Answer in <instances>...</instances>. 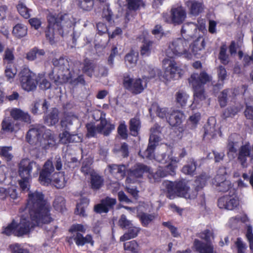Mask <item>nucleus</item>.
<instances>
[{
	"label": "nucleus",
	"instance_id": "nucleus-37",
	"mask_svg": "<svg viewBox=\"0 0 253 253\" xmlns=\"http://www.w3.org/2000/svg\"><path fill=\"white\" fill-rule=\"evenodd\" d=\"M148 172V178L152 183L158 182L161 178L167 175V172L161 167H159L155 172Z\"/></svg>",
	"mask_w": 253,
	"mask_h": 253
},
{
	"label": "nucleus",
	"instance_id": "nucleus-10",
	"mask_svg": "<svg viewBox=\"0 0 253 253\" xmlns=\"http://www.w3.org/2000/svg\"><path fill=\"white\" fill-rule=\"evenodd\" d=\"M149 168L143 164H136L127 171L126 180L134 182L135 178H141L145 172H149Z\"/></svg>",
	"mask_w": 253,
	"mask_h": 253
},
{
	"label": "nucleus",
	"instance_id": "nucleus-31",
	"mask_svg": "<svg viewBox=\"0 0 253 253\" xmlns=\"http://www.w3.org/2000/svg\"><path fill=\"white\" fill-rule=\"evenodd\" d=\"M109 171L114 175H119L121 178H124L126 174V167L124 165L112 164L108 166Z\"/></svg>",
	"mask_w": 253,
	"mask_h": 253
},
{
	"label": "nucleus",
	"instance_id": "nucleus-28",
	"mask_svg": "<svg viewBox=\"0 0 253 253\" xmlns=\"http://www.w3.org/2000/svg\"><path fill=\"white\" fill-rule=\"evenodd\" d=\"M126 229V232L120 237L121 242H124L136 237L141 230L140 228L133 226V224Z\"/></svg>",
	"mask_w": 253,
	"mask_h": 253
},
{
	"label": "nucleus",
	"instance_id": "nucleus-35",
	"mask_svg": "<svg viewBox=\"0 0 253 253\" xmlns=\"http://www.w3.org/2000/svg\"><path fill=\"white\" fill-rule=\"evenodd\" d=\"M2 129L8 131L12 132L19 128L18 123H14V121L9 118L4 119L1 123Z\"/></svg>",
	"mask_w": 253,
	"mask_h": 253
},
{
	"label": "nucleus",
	"instance_id": "nucleus-49",
	"mask_svg": "<svg viewBox=\"0 0 253 253\" xmlns=\"http://www.w3.org/2000/svg\"><path fill=\"white\" fill-rule=\"evenodd\" d=\"M12 149L11 146L0 147V155L6 161H10L13 158V155L10 152Z\"/></svg>",
	"mask_w": 253,
	"mask_h": 253
},
{
	"label": "nucleus",
	"instance_id": "nucleus-44",
	"mask_svg": "<svg viewBox=\"0 0 253 253\" xmlns=\"http://www.w3.org/2000/svg\"><path fill=\"white\" fill-rule=\"evenodd\" d=\"M140 127V122L138 119L134 118L129 121V130L133 136H136Z\"/></svg>",
	"mask_w": 253,
	"mask_h": 253
},
{
	"label": "nucleus",
	"instance_id": "nucleus-36",
	"mask_svg": "<svg viewBox=\"0 0 253 253\" xmlns=\"http://www.w3.org/2000/svg\"><path fill=\"white\" fill-rule=\"evenodd\" d=\"M216 134V130L215 128L214 122L213 123H211L208 121L204 126V138L207 137V139H210L212 138Z\"/></svg>",
	"mask_w": 253,
	"mask_h": 253
},
{
	"label": "nucleus",
	"instance_id": "nucleus-61",
	"mask_svg": "<svg viewBox=\"0 0 253 253\" xmlns=\"http://www.w3.org/2000/svg\"><path fill=\"white\" fill-rule=\"evenodd\" d=\"M200 119V114L199 113H195L191 116L188 123V126H189L191 129L195 128Z\"/></svg>",
	"mask_w": 253,
	"mask_h": 253
},
{
	"label": "nucleus",
	"instance_id": "nucleus-26",
	"mask_svg": "<svg viewBox=\"0 0 253 253\" xmlns=\"http://www.w3.org/2000/svg\"><path fill=\"white\" fill-rule=\"evenodd\" d=\"M244 106L240 103H236L234 105L229 106L223 112L222 117L224 119L227 118H233L238 112L243 109Z\"/></svg>",
	"mask_w": 253,
	"mask_h": 253
},
{
	"label": "nucleus",
	"instance_id": "nucleus-53",
	"mask_svg": "<svg viewBox=\"0 0 253 253\" xmlns=\"http://www.w3.org/2000/svg\"><path fill=\"white\" fill-rule=\"evenodd\" d=\"M127 2V8L130 10H137L139 8L143 5L141 0H126Z\"/></svg>",
	"mask_w": 253,
	"mask_h": 253
},
{
	"label": "nucleus",
	"instance_id": "nucleus-18",
	"mask_svg": "<svg viewBox=\"0 0 253 253\" xmlns=\"http://www.w3.org/2000/svg\"><path fill=\"white\" fill-rule=\"evenodd\" d=\"M204 32H202L201 35H199L194 41L192 44L189 45V51L191 54L196 55L199 52L204 49L205 46V42L204 36Z\"/></svg>",
	"mask_w": 253,
	"mask_h": 253
},
{
	"label": "nucleus",
	"instance_id": "nucleus-8",
	"mask_svg": "<svg viewBox=\"0 0 253 253\" xmlns=\"http://www.w3.org/2000/svg\"><path fill=\"white\" fill-rule=\"evenodd\" d=\"M202 24H203V26L201 25L199 27L197 24L193 22L185 23L181 30L182 36L187 40L196 38L199 35L202 34H200L201 31H206L205 28V22L203 20H202Z\"/></svg>",
	"mask_w": 253,
	"mask_h": 253
},
{
	"label": "nucleus",
	"instance_id": "nucleus-59",
	"mask_svg": "<svg viewBox=\"0 0 253 253\" xmlns=\"http://www.w3.org/2000/svg\"><path fill=\"white\" fill-rule=\"evenodd\" d=\"M140 219L141 221L142 224L146 226L155 218V216L152 214H148L143 213L139 215Z\"/></svg>",
	"mask_w": 253,
	"mask_h": 253
},
{
	"label": "nucleus",
	"instance_id": "nucleus-50",
	"mask_svg": "<svg viewBox=\"0 0 253 253\" xmlns=\"http://www.w3.org/2000/svg\"><path fill=\"white\" fill-rule=\"evenodd\" d=\"M53 183L57 188L60 189L64 187L66 181L63 173H59L53 179Z\"/></svg>",
	"mask_w": 253,
	"mask_h": 253
},
{
	"label": "nucleus",
	"instance_id": "nucleus-34",
	"mask_svg": "<svg viewBox=\"0 0 253 253\" xmlns=\"http://www.w3.org/2000/svg\"><path fill=\"white\" fill-rule=\"evenodd\" d=\"M233 91L231 89H226L223 90L218 96V101L220 106L221 107H225L227 103L228 100L233 96Z\"/></svg>",
	"mask_w": 253,
	"mask_h": 253
},
{
	"label": "nucleus",
	"instance_id": "nucleus-51",
	"mask_svg": "<svg viewBox=\"0 0 253 253\" xmlns=\"http://www.w3.org/2000/svg\"><path fill=\"white\" fill-rule=\"evenodd\" d=\"M17 10L20 14L26 19L30 17V10L23 2H20L17 6Z\"/></svg>",
	"mask_w": 253,
	"mask_h": 253
},
{
	"label": "nucleus",
	"instance_id": "nucleus-27",
	"mask_svg": "<svg viewBox=\"0 0 253 253\" xmlns=\"http://www.w3.org/2000/svg\"><path fill=\"white\" fill-rule=\"evenodd\" d=\"M62 133L59 134L60 141L63 144H67L71 142H79L81 138L77 134H71L68 130L65 129Z\"/></svg>",
	"mask_w": 253,
	"mask_h": 253
},
{
	"label": "nucleus",
	"instance_id": "nucleus-24",
	"mask_svg": "<svg viewBox=\"0 0 253 253\" xmlns=\"http://www.w3.org/2000/svg\"><path fill=\"white\" fill-rule=\"evenodd\" d=\"M100 123L97 125L100 133H102L105 136L108 135L112 130L115 129V126L108 122L104 118L102 114L99 118Z\"/></svg>",
	"mask_w": 253,
	"mask_h": 253
},
{
	"label": "nucleus",
	"instance_id": "nucleus-22",
	"mask_svg": "<svg viewBox=\"0 0 253 253\" xmlns=\"http://www.w3.org/2000/svg\"><path fill=\"white\" fill-rule=\"evenodd\" d=\"M56 144L55 136L50 130H46L40 140V144L42 148L47 149L54 146Z\"/></svg>",
	"mask_w": 253,
	"mask_h": 253
},
{
	"label": "nucleus",
	"instance_id": "nucleus-3",
	"mask_svg": "<svg viewBox=\"0 0 253 253\" xmlns=\"http://www.w3.org/2000/svg\"><path fill=\"white\" fill-rule=\"evenodd\" d=\"M183 55L185 58H192L189 51V42L184 38H179L174 40L169 43L166 50L167 57L164 59L165 63L175 62L174 58L178 56Z\"/></svg>",
	"mask_w": 253,
	"mask_h": 253
},
{
	"label": "nucleus",
	"instance_id": "nucleus-7",
	"mask_svg": "<svg viewBox=\"0 0 253 253\" xmlns=\"http://www.w3.org/2000/svg\"><path fill=\"white\" fill-rule=\"evenodd\" d=\"M21 86L23 89L27 91H33L36 89L37 81L36 75L28 69L24 68L20 73Z\"/></svg>",
	"mask_w": 253,
	"mask_h": 253
},
{
	"label": "nucleus",
	"instance_id": "nucleus-16",
	"mask_svg": "<svg viewBox=\"0 0 253 253\" xmlns=\"http://www.w3.org/2000/svg\"><path fill=\"white\" fill-rule=\"evenodd\" d=\"M177 64H169L168 66L166 67L163 78L167 81L170 80L174 78L180 77L182 74V70L178 66Z\"/></svg>",
	"mask_w": 253,
	"mask_h": 253
},
{
	"label": "nucleus",
	"instance_id": "nucleus-39",
	"mask_svg": "<svg viewBox=\"0 0 253 253\" xmlns=\"http://www.w3.org/2000/svg\"><path fill=\"white\" fill-rule=\"evenodd\" d=\"M58 120V111L56 108H53L45 118V122L48 126L55 125Z\"/></svg>",
	"mask_w": 253,
	"mask_h": 253
},
{
	"label": "nucleus",
	"instance_id": "nucleus-64",
	"mask_svg": "<svg viewBox=\"0 0 253 253\" xmlns=\"http://www.w3.org/2000/svg\"><path fill=\"white\" fill-rule=\"evenodd\" d=\"M9 248L12 253H29L27 250L23 248L18 243L10 245Z\"/></svg>",
	"mask_w": 253,
	"mask_h": 253
},
{
	"label": "nucleus",
	"instance_id": "nucleus-14",
	"mask_svg": "<svg viewBox=\"0 0 253 253\" xmlns=\"http://www.w3.org/2000/svg\"><path fill=\"white\" fill-rule=\"evenodd\" d=\"M148 79L143 78L142 79L136 78L134 79L133 87L130 86V82H127L126 84L129 88V91L134 94H139L142 92L147 87Z\"/></svg>",
	"mask_w": 253,
	"mask_h": 253
},
{
	"label": "nucleus",
	"instance_id": "nucleus-42",
	"mask_svg": "<svg viewBox=\"0 0 253 253\" xmlns=\"http://www.w3.org/2000/svg\"><path fill=\"white\" fill-rule=\"evenodd\" d=\"M71 78V74L68 69L64 74L58 75L54 80V83L57 85H61L70 82Z\"/></svg>",
	"mask_w": 253,
	"mask_h": 253
},
{
	"label": "nucleus",
	"instance_id": "nucleus-47",
	"mask_svg": "<svg viewBox=\"0 0 253 253\" xmlns=\"http://www.w3.org/2000/svg\"><path fill=\"white\" fill-rule=\"evenodd\" d=\"M53 206L56 211L63 212L66 209L64 198L60 196H56L53 201Z\"/></svg>",
	"mask_w": 253,
	"mask_h": 253
},
{
	"label": "nucleus",
	"instance_id": "nucleus-38",
	"mask_svg": "<svg viewBox=\"0 0 253 253\" xmlns=\"http://www.w3.org/2000/svg\"><path fill=\"white\" fill-rule=\"evenodd\" d=\"M219 176H217L215 177V180L217 182L216 185L217 190L220 192H225L228 191L231 187V182L228 180H224L220 182Z\"/></svg>",
	"mask_w": 253,
	"mask_h": 253
},
{
	"label": "nucleus",
	"instance_id": "nucleus-23",
	"mask_svg": "<svg viewBox=\"0 0 253 253\" xmlns=\"http://www.w3.org/2000/svg\"><path fill=\"white\" fill-rule=\"evenodd\" d=\"M193 245L199 253H213V246L211 242L204 243L198 239H195Z\"/></svg>",
	"mask_w": 253,
	"mask_h": 253
},
{
	"label": "nucleus",
	"instance_id": "nucleus-5",
	"mask_svg": "<svg viewBox=\"0 0 253 253\" xmlns=\"http://www.w3.org/2000/svg\"><path fill=\"white\" fill-rule=\"evenodd\" d=\"M69 231L72 233V236L69 240V242H70V240L73 239L78 246H83L85 243H91L93 245V241L91 235H87L84 237L80 233V232L84 233L85 231V229L83 225H73L69 229Z\"/></svg>",
	"mask_w": 253,
	"mask_h": 253
},
{
	"label": "nucleus",
	"instance_id": "nucleus-25",
	"mask_svg": "<svg viewBox=\"0 0 253 253\" xmlns=\"http://www.w3.org/2000/svg\"><path fill=\"white\" fill-rule=\"evenodd\" d=\"M183 116L181 112L171 110L167 121L172 126H178L181 124Z\"/></svg>",
	"mask_w": 253,
	"mask_h": 253
},
{
	"label": "nucleus",
	"instance_id": "nucleus-40",
	"mask_svg": "<svg viewBox=\"0 0 253 253\" xmlns=\"http://www.w3.org/2000/svg\"><path fill=\"white\" fill-rule=\"evenodd\" d=\"M12 33L16 38H22L27 35V28L24 24H17L13 27Z\"/></svg>",
	"mask_w": 253,
	"mask_h": 253
},
{
	"label": "nucleus",
	"instance_id": "nucleus-45",
	"mask_svg": "<svg viewBox=\"0 0 253 253\" xmlns=\"http://www.w3.org/2000/svg\"><path fill=\"white\" fill-rule=\"evenodd\" d=\"M188 98L189 95L182 90L178 91L175 94L176 103L181 107L186 105Z\"/></svg>",
	"mask_w": 253,
	"mask_h": 253
},
{
	"label": "nucleus",
	"instance_id": "nucleus-12",
	"mask_svg": "<svg viewBox=\"0 0 253 253\" xmlns=\"http://www.w3.org/2000/svg\"><path fill=\"white\" fill-rule=\"evenodd\" d=\"M116 202V199L107 197L102 199L100 204L95 205L94 210L96 212L99 213H107L109 210L113 209Z\"/></svg>",
	"mask_w": 253,
	"mask_h": 253
},
{
	"label": "nucleus",
	"instance_id": "nucleus-48",
	"mask_svg": "<svg viewBox=\"0 0 253 253\" xmlns=\"http://www.w3.org/2000/svg\"><path fill=\"white\" fill-rule=\"evenodd\" d=\"M125 250L130 251L133 253H137L139 251V246L135 240H132L124 244Z\"/></svg>",
	"mask_w": 253,
	"mask_h": 253
},
{
	"label": "nucleus",
	"instance_id": "nucleus-57",
	"mask_svg": "<svg viewBox=\"0 0 253 253\" xmlns=\"http://www.w3.org/2000/svg\"><path fill=\"white\" fill-rule=\"evenodd\" d=\"M118 224L122 229H126L132 224L131 221L128 220L125 214L121 215L118 220Z\"/></svg>",
	"mask_w": 253,
	"mask_h": 253
},
{
	"label": "nucleus",
	"instance_id": "nucleus-43",
	"mask_svg": "<svg viewBox=\"0 0 253 253\" xmlns=\"http://www.w3.org/2000/svg\"><path fill=\"white\" fill-rule=\"evenodd\" d=\"M78 119L74 117H67L61 121V126L64 129L70 130L73 129V126L78 122Z\"/></svg>",
	"mask_w": 253,
	"mask_h": 253
},
{
	"label": "nucleus",
	"instance_id": "nucleus-6",
	"mask_svg": "<svg viewBox=\"0 0 253 253\" xmlns=\"http://www.w3.org/2000/svg\"><path fill=\"white\" fill-rule=\"evenodd\" d=\"M40 169V166L34 161L24 159L19 164L18 173L21 178H30L33 171L37 173Z\"/></svg>",
	"mask_w": 253,
	"mask_h": 253
},
{
	"label": "nucleus",
	"instance_id": "nucleus-13",
	"mask_svg": "<svg viewBox=\"0 0 253 253\" xmlns=\"http://www.w3.org/2000/svg\"><path fill=\"white\" fill-rule=\"evenodd\" d=\"M239 202L235 197L226 195L218 200V206L220 209L232 210L238 205Z\"/></svg>",
	"mask_w": 253,
	"mask_h": 253
},
{
	"label": "nucleus",
	"instance_id": "nucleus-63",
	"mask_svg": "<svg viewBox=\"0 0 253 253\" xmlns=\"http://www.w3.org/2000/svg\"><path fill=\"white\" fill-rule=\"evenodd\" d=\"M246 238L249 242L250 248L251 250L252 253H253V228L250 225L247 227V231L246 233Z\"/></svg>",
	"mask_w": 253,
	"mask_h": 253
},
{
	"label": "nucleus",
	"instance_id": "nucleus-20",
	"mask_svg": "<svg viewBox=\"0 0 253 253\" xmlns=\"http://www.w3.org/2000/svg\"><path fill=\"white\" fill-rule=\"evenodd\" d=\"M185 5L189 11V13L194 16L202 12L204 8L202 2L195 0H188L185 2Z\"/></svg>",
	"mask_w": 253,
	"mask_h": 253
},
{
	"label": "nucleus",
	"instance_id": "nucleus-55",
	"mask_svg": "<svg viewBox=\"0 0 253 253\" xmlns=\"http://www.w3.org/2000/svg\"><path fill=\"white\" fill-rule=\"evenodd\" d=\"M196 169V162L193 161L190 163L184 166L182 169V171L185 174L191 175L194 174Z\"/></svg>",
	"mask_w": 253,
	"mask_h": 253
},
{
	"label": "nucleus",
	"instance_id": "nucleus-30",
	"mask_svg": "<svg viewBox=\"0 0 253 253\" xmlns=\"http://www.w3.org/2000/svg\"><path fill=\"white\" fill-rule=\"evenodd\" d=\"M194 90V100H203L206 98L204 87L198 85L196 81L193 82V84H189Z\"/></svg>",
	"mask_w": 253,
	"mask_h": 253
},
{
	"label": "nucleus",
	"instance_id": "nucleus-4",
	"mask_svg": "<svg viewBox=\"0 0 253 253\" xmlns=\"http://www.w3.org/2000/svg\"><path fill=\"white\" fill-rule=\"evenodd\" d=\"M164 186L166 187L169 198L174 195L178 196L184 197L186 199H193L197 193V188L193 194L189 193V187L187 186L185 180H181L174 182L165 181L163 182Z\"/></svg>",
	"mask_w": 253,
	"mask_h": 253
},
{
	"label": "nucleus",
	"instance_id": "nucleus-52",
	"mask_svg": "<svg viewBox=\"0 0 253 253\" xmlns=\"http://www.w3.org/2000/svg\"><path fill=\"white\" fill-rule=\"evenodd\" d=\"M238 135L234 134L233 135H231L229 138V142L228 144L227 145L228 150L229 151V154L230 153H236L237 151V149L238 147L237 146V142H234V139L236 137H238Z\"/></svg>",
	"mask_w": 253,
	"mask_h": 253
},
{
	"label": "nucleus",
	"instance_id": "nucleus-21",
	"mask_svg": "<svg viewBox=\"0 0 253 253\" xmlns=\"http://www.w3.org/2000/svg\"><path fill=\"white\" fill-rule=\"evenodd\" d=\"M251 155V147L249 144L242 146L239 149L238 159L243 168L248 166L247 158Z\"/></svg>",
	"mask_w": 253,
	"mask_h": 253
},
{
	"label": "nucleus",
	"instance_id": "nucleus-46",
	"mask_svg": "<svg viewBox=\"0 0 253 253\" xmlns=\"http://www.w3.org/2000/svg\"><path fill=\"white\" fill-rule=\"evenodd\" d=\"M153 42L144 39L141 47V54L143 55H149L153 49Z\"/></svg>",
	"mask_w": 253,
	"mask_h": 253
},
{
	"label": "nucleus",
	"instance_id": "nucleus-60",
	"mask_svg": "<svg viewBox=\"0 0 253 253\" xmlns=\"http://www.w3.org/2000/svg\"><path fill=\"white\" fill-rule=\"evenodd\" d=\"M198 236L201 239L205 240L206 243L211 242V239L214 238L213 232L209 229H206L200 233Z\"/></svg>",
	"mask_w": 253,
	"mask_h": 253
},
{
	"label": "nucleus",
	"instance_id": "nucleus-54",
	"mask_svg": "<svg viewBox=\"0 0 253 253\" xmlns=\"http://www.w3.org/2000/svg\"><path fill=\"white\" fill-rule=\"evenodd\" d=\"M227 47L223 44L221 46L219 54V59L221 62L228 63L230 61V56L226 53Z\"/></svg>",
	"mask_w": 253,
	"mask_h": 253
},
{
	"label": "nucleus",
	"instance_id": "nucleus-33",
	"mask_svg": "<svg viewBox=\"0 0 253 253\" xmlns=\"http://www.w3.org/2000/svg\"><path fill=\"white\" fill-rule=\"evenodd\" d=\"M104 183L103 178L96 173H92L90 175L91 187L93 190H98Z\"/></svg>",
	"mask_w": 253,
	"mask_h": 253
},
{
	"label": "nucleus",
	"instance_id": "nucleus-1",
	"mask_svg": "<svg viewBox=\"0 0 253 253\" xmlns=\"http://www.w3.org/2000/svg\"><path fill=\"white\" fill-rule=\"evenodd\" d=\"M21 213L20 221L16 222L14 235L22 237L29 234L37 226L48 224L53 220L50 213V206L44 199L43 194L39 191L29 194L25 206L19 209Z\"/></svg>",
	"mask_w": 253,
	"mask_h": 253
},
{
	"label": "nucleus",
	"instance_id": "nucleus-9",
	"mask_svg": "<svg viewBox=\"0 0 253 253\" xmlns=\"http://www.w3.org/2000/svg\"><path fill=\"white\" fill-rule=\"evenodd\" d=\"M186 17V13L182 6L173 7L170 10V16L165 14L163 18L165 22L174 25L182 24Z\"/></svg>",
	"mask_w": 253,
	"mask_h": 253
},
{
	"label": "nucleus",
	"instance_id": "nucleus-17",
	"mask_svg": "<svg viewBox=\"0 0 253 253\" xmlns=\"http://www.w3.org/2000/svg\"><path fill=\"white\" fill-rule=\"evenodd\" d=\"M44 130V127L41 126L39 128H33L30 129L27 132L26 139L27 141L31 144H37L38 142L40 143L41 136Z\"/></svg>",
	"mask_w": 253,
	"mask_h": 253
},
{
	"label": "nucleus",
	"instance_id": "nucleus-29",
	"mask_svg": "<svg viewBox=\"0 0 253 253\" xmlns=\"http://www.w3.org/2000/svg\"><path fill=\"white\" fill-rule=\"evenodd\" d=\"M158 144V138L154 137L153 136L149 137V144L147 149L145 151L144 154L145 157L152 159L154 158V152L156 146Z\"/></svg>",
	"mask_w": 253,
	"mask_h": 253
},
{
	"label": "nucleus",
	"instance_id": "nucleus-56",
	"mask_svg": "<svg viewBox=\"0 0 253 253\" xmlns=\"http://www.w3.org/2000/svg\"><path fill=\"white\" fill-rule=\"evenodd\" d=\"M17 72V67L15 64H9L5 69V73L6 76L9 78H13Z\"/></svg>",
	"mask_w": 253,
	"mask_h": 253
},
{
	"label": "nucleus",
	"instance_id": "nucleus-15",
	"mask_svg": "<svg viewBox=\"0 0 253 253\" xmlns=\"http://www.w3.org/2000/svg\"><path fill=\"white\" fill-rule=\"evenodd\" d=\"M212 80V77L208 74L205 71H203L199 75L196 73L192 74L188 79L189 84H193L196 81L198 85L204 86V84L210 82Z\"/></svg>",
	"mask_w": 253,
	"mask_h": 253
},
{
	"label": "nucleus",
	"instance_id": "nucleus-32",
	"mask_svg": "<svg viewBox=\"0 0 253 253\" xmlns=\"http://www.w3.org/2000/svg\"><path fill=\"white\" fill-rule=\"evenodd\" d=\"M152 110L156 111L157 116L159 118L167 120L170 113L171 109H169L168 108H161L158 105L154 104L149 109L150 113H151Z\"/></svg>",
	"mask_w": 253,
	"mask_h": 253
},
{
	"label": "nucleus",
	"instance_id": "nucleus-19",
	"mask_svg": "<svg viewBox=\"0 0 253 253\" xmlns=\"http://www.w3.org/2000/svg\"><path fill=\"white\" fill-rule=\"evenodd\" d=\"M10 115L14 121H21L30 124L31 122L30 116L27 112L18 108H13L10 111Z\"/></svg>",
	"mask_w": 253,
	"mask_h": 253
},
{
	"label": "nucleus",
	"instance_id": "nucleus-58",
	"mask_svg": "<svg viewBox=\"0 0 253 253\" xmlns=\"http://www.w3.org/2000/svg\"><path fill=\"white\" fill-rule=\"evenodd\" d=\"M86 127L87 130V135L88 136L94 137L97 134V133H100L97 125L95 126L93 124L89 123L86 124Z\"/></svg>",
	"mask_w": 253,
	"mask_h": 253
},
{
	"label": "nucleus",
	"instance_id": "nucleus-11",
	"mask_svg": "<svg viewBox=\"0 0 253 253\" xmlns=\"http://www.w3.org/2000/svg\"><path fill=\"white\" fill-rule=\"evenodd\" d=\"M53 162L48 160L43 166V169L40 173L39 181L42 185H48L51 182V174L54 171Z\"/></svg>",
	"mask_w": 253,
	"mask_h": 253
},
{
	"label": "nucleus",
	"instance_id": "nucleus-62",
	"mask_svg": "<svg viewBox=\"0 0 253 253\" xmlns=\"http://www.w3.org/2000/svg\"><path fill=\"white\" fill-rule=\"evenodd\" d=\"M16 227V222L13 220L11 223L4 228L2 233L7 236H10L12 234L14 235Z\"/></svg>",
	"mask_w": 253,
	"mask_h": 253
},
{
	"label": "nucleus",
	"instance_id": "nucleus-2",
	"mask_svg": "<svg viewBox=\"0 0 253 253\" xmlns=\"http://www.w3.org/2000/svg\"><path fill=\"white\" fill-rule=\"evenodd\" d=\"M48 26L45 31V36L51 44L55 43V31L61 36L69 32L74 23L72 15L66 13L49 12L47 16Z\"/></svg>",
	"mask_w": 253,
	"mask_h": 253
},
{
	"label": "nucleus",
	"instance_id": "nucleus-41",
	"mask_svg": "<svg viewBox=\"0 0 253 253\" xmlns=\"http://www.w3.org/2000/svg\"><path fill=\"white\" fill-rule=\"evenodd\" d=\"M156 160L162 164H167L169 162L177 163L178 160L172 156V154H166L165 153L158 155L156 156Z\"/></svg>",
	"mask_w": 253,
	"mask_h": 253
}]
</instances>
